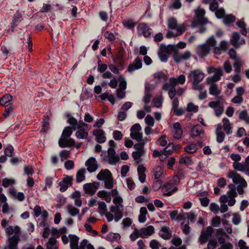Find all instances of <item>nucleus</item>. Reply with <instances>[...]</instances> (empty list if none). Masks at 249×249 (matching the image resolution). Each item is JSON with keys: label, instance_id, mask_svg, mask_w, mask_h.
Returning <instances> with one entry per match:
<instances>
[{"label": "nucleus", "instance_id": "obj_37", "mask_svg": "<svg viewBox=\"0 0 249 249\" xmlns=\"http://www.w3.org/2000/svg\"><path fill=\"white\" fill-rule=\"evenodd\" d=\"M236 25L241 29V33L243 36H246L248 31L246 28L247 25L244 21L238 20L236 22Z\"/></svg>", "mask_w": 249, "mask_h": 249}, {"label": "nucleus", "instance_id": "obj_16", "mask_svg": "<svg viewBox=\"0 0 249 249\" xmlns=\"http://www.w3.org/2000/svg\"><path fill=\"white\" fill-rule=\"evenodd\" d=\"M231 42L235 48H238L241 45L245 43V39L241 37L238 33L234 32L232 35V36L231 39Z\"/></svg>", "mask_w": 249, "mask_h": 249}, {"label": "nucleus", "instance_id": "obj_17", "mask_svg": "<svg viewBox=\"0 0 249 249\" xmlns=\"http://www.w3.org/2000/svg\"><path fill=\"white\" fill-rule=\"evenodd\" d=\"M163 168L161 166H157L153 170V175L156 180L155 184L157 186L161 187L162 181L160 178L163 174Z\"/></svg>", "mask_w": 249, "mask_h": 249}, {"label": "nucleus", "instance_id": "obj_2", "mask_svg": "<svg viewBox=\"0 0 249 249\" xmlns=\"http://www.w3.org/2000/svg\"><path fill=\"white\" fill-rule=\"evenodd\" d=\"M72 133V130H71L70 126L64 128L61 138L58 140V144L60 147L74 146L75 144L74 140L70 138Z\"/></svg>", "mask_w": 249, "mask_h": 249}, {"label": "nucleus", "instance_id": "obj_25", "mask_svg": "<svg viewBox=\"0 0 249 249\" xmlns=\"http://www.w3.org/2000/svg\"><path fill=\"white\" fill-rule=\"evenodd\" d=\"M186 78L184 74H181L179 76L175 77H171L169 79L171 85H177V84L182 85L185 83Z\"/></svg>", "mask_w": 249, "mask_h": 249}, {"label": "nucleus", "instance_id": "obj_57", "mask_svg": "<svg viewBox=\"0 0 249 249\" xmlns=\"http://www.w3.org/2000/svg\"><path fill=\"white\" fill-rule=\"evenodd\" d=\"M216 101H211L209 103L208 106L209 107L213 108L214 109L220 104V100L221 99V97H217L216 98Z\"/></svg>", "mask_w": 249, "mask_h": 249}, {"label": "nucleus", "instance_id": "obj_38", "mask_svg": "<svg viewBox=\"0 0 249 249\" xmlns=\"http://www.w3.org/2000/svg\"><path fill=\"white\" fill-rule=\"evenodd\" d=\"M211 86L209 88V93L210 94L217 96L220 93V90L218 89V87L216 84L214 83L210 84Z\"/></svg>", "mask_w": 249, "mask_h": 249}, {"label": "nucleus", "instance_id": "obj_20", "mask_svg": "<svg viewBox=\"0 0 249 249\" xmlns=\"http://www.w3.org/2000/svg\"><path fill=\"white\" fill-rule=\"evenodd\" d=\"M210 51V46L208 44H203L197 47L196 52L197 54L201 57L206 56Z\"/></svg>", "mask_w": 249, "mask_h": 249}, {"label": "nucleus", "instance_id": "obj_10", "mask_svg": "<svg viewBox=\"0 0 249 249\" xmlns=\"http://www.w3.org/2000/svg\"><path fill=\"white\" fill-rule=\"evenodd\" d=\"M142 127L139 124H135L130 128V137L138 142H140L142 138V133L141 132Z\"/></svg>", "mask_w": 249, "mask_h": 249}, {"label": "nucleus", "instance_id": "obj_51", "mask_svg": "<svg viewBox=\"0 0 249 249\" xmlns=\"http://www.w3.org/2000/svg\"><path fill=\"white\" fill-rule=\"evenodd\" d=\"M235 20V18L232 15H227L224 18L223 22L225 24H229L233 23Z\"/></svg>", "mask_w": 249, "mask_h": 249}, {"label": "nucleus", "instance_id": "obj_18", "mask_svg": "<svg viewBox=\"0 0 249 249\" xmlns=\"http://www.w3.org/2000/svg\"><path fill=\"white\" fill-rule=\"evenodd\" d=\"M190 57L191 53L189 51H186L183 53H179L177 48V52H174V60L177 63H179L182 60H188Z\"/></svg>", "mask_w": 249, "mask_h": 249}, {"label": "nucleus", "instance_id": "obj_49", "mask_svg": "<svg viewBox=\"0 0 249 249\" xmlns=\"http://www.w3.org/2000/svg\"><path fill=\"white\" fill-rule=\"evenodd\" d=\"M120 205L117 207V210L115 212L114 220L117 222H118L123 217L122 210L120 209Z\"/></svg>", "mask_w": 249, "mask_h": 249}, {"label": "nucleus", "instance_id": "obj_39", "mask_svg": "<svg viewBox=\"0 0 249 249\" xmlns=\"http://www.w3.org/2000/svg\"><path fill=\"white\" fill-rule=\"evenodd\" d=\"M171 188H161V192L162 193V195L164 196H171L178 190V188H173L172 190L170 189Z\"/></svg>", "mask_w": 249, "mask_h": 249}, {"label": "nucleus", "instance_id": "obj_34", "mask_svg": "<svg viewBox=\"0 0 249 249\" xmlns=\"http://www.w3.org/2000/svg\"><path fill=\"white\" fill-rule=\"evenodd\" d=\"M86 171L85 168H81L79 169L77 173L76 176V180L77 182H80L83 181L85 178V174Z\"/></svg>", "mask_w": 249, "mask_h": 249}, {"label": "nucleus", "instance_id": "obj_41", "mask_svg": "<svg viewBox=\"0 0 249 249\" xmlns=\"http://www.w3.org/2000/svg\"><path fill=\"white\" fill-rule=\"evenodd\" d=\"M123 24L124 25V26L127 27L129 29H133L136 25L135 22L132 19L124 20L123 21Z\"/></svg>", "mask_w": 249, "mask_h": 249}, {"label": "nucleus", "instance_id": "obj_15", "mask_svg": "<svg viewBox=\"0 0 249 249\" xmlns=\"http://www.w3.org/2000/svg\"><path fill=\"white\" fill-rule=\"evenodd\" d=\"M25 43L28 44V51L29 52L32 51V42L31 37L29 34H23L18 41V46L22 47Z\"/></svg>", "mask_w": 249, "mask_h": 249}, {"label": "nucleus", "instance_id": "obj_1", "mask_svg": "<svg viewBox=\"0 0 249 249\" xmlns=\"http://www.w3.org/2000/svg\"><path fill=\"white\" fill-rule=\"evenodd\" d=\"M204 78V73L199 69L191 71L188 75V78L192 83L193 89H199L201 87L200 82Z\"/></svg>", "mask_w": 249, "mask_h": 249}, {"label": "nucleus", "instance_id": "obj_44", "mask_svg": "<svg viewBox=\"0 0 249 249\" xmlns=\"http://www.w3.org/2000/svg\"><path fill=\"white\" fill-rule=\"evenodd\" d=\"M199 91L198 98L199 100H202L205 99L207 97V91L204 89V86L201 85V87L199 89H195Z\"/></svg>", "mask_w": 249, "mask_h": 249}, {"label": "nucleus", "instance_id": "obj_30", "mask_svg": "<svg viewBox=\"0 0 249 249\" xmlns=\"http://www.w3.org/2000/svg\"><path fill=\"white\" fill-rule=\"evenodd\" d=\"M72 177L66 176L62 180L59 182L60 187H69L72 185Z\"/></svg>", "mask_w": 249, "mask_h": 249}, {"label": "nucleus", "instance_id": "obj_33", "mask_svg": "<svg viewBox=\"0 0 249 249\" xmlns=\"http://www.w3.org/2000/svg\"><path fill=\"white\" fill-rule=\"evenodd\" d=\"M223 123L224 130L226 131L227 134H231V124L230 123L229 120L227 118H224L222 120Z\"/></svg>", "mask_w": 249, "mask_h": 249}, {"label": "nucleus", "instance_id": "obj_36", "mask_svg": "<svg viewBox=\"0 0 249 249\" xmlns=\"http://www.w3.org/2000/svg\"><path fill=\"white\" fill-rule=\"evenodd\" d=\"M56 243V239L53 237L49 238L48 241L46 244V249H58V248L55 246Z\"/></svg>", "mask_w": 249, "mask_h": 249}, {"label": "nucleus", "instance_id": "obj_56", "mask_svg": "<svg viewBox=\"0 0 249 249\" xmlns=\"http://www.w3.org/2000/svg\"><path fill=\"white\" fill-rule=\"evenodd\" d=\"M45 119H44L43 124L42 125V131H46L49 128V117L48 116H44Z\"/></svg>", "mask_w": 249, "mask_h": 249}, {"label": "nucleus", "instance_id": "obj_3", "mask_svg": "<svg viewBox=\"0 0 249 249\" xmlns=\"http://www.w3.org/2000/svg\"><path fill=\"white\" fill-rule=\"evenodd\" d=\"M103 163L115 165L120 160V157L113 147H109L107 150L103 151L101 154Z\"/></svg>", "mask_w": 249, "mask_h": 249}, {"label": "nucleus", "instance_id": "obj_52", "mask_svg": "<svg viewBox=\"0 0 249 249\" xmlns=\"http://www.w3.org/2000/svg\"><path fill=\"white\" fill-rule=\"evenodd\" d=\"M179 163L180 164H184L186 165H190L192 164V161L189 157H184L179 160Z\"/></svg>", "mask_w": 249, "mask_h": 249}, {"label": "nucleus", "instance_id": "obj_40", "mask_svg": "<svg viewBox=\"0 0 249 249\" xmlns=\"http://www.w3.org/2000/svg\"><path fill=\"white\" fill-rule=\"evenodd\" d=\"M176 86V85H171L170 82L169 81V83H166L163 85L162 89L165 91L177 93Z\"/></svg>", "mask_w": 249, "mask_h": 249}, {"label": "nucleus", "instance_id": "obj_63", "mask_svg": "<svg viewBox=\"0 0 249 249\" xmlns=\"http://www.w3.org/2000/svg\"><path fill=\"white\" fill-rule=\"evenodd\" d=\"M216 17L218 18H224L225 17V11L222 8H219L215 12Z\"/></svg>", "mask_w": 249, "mask_h": 249}, {"label": "nucleus", "instance_id": "obj_59", "mask_svg": "<svg viewBox=\"0 0 249 249\" xmlns=\"http://www.w3.org/2000/svg\"><path fill=\"white\" fill-rule=\"evenodd\" d=\"M187 110L188 112H196L198 110V107L194 104L190 103L188 104Z\"/></svg>", "mask_w": 249, "mask_h": 249}, {"label": "nucleus", "instance_id": "obj_27", "mask_svg": "<svg viewBox=\"0 0 249 249\" xmlns=\"http://www.w3.org/2000/svg\"><path fill=\"white\" fill-rule=\"evenodd\" d=\"M12 99L13 97L11 95L6 94L0 98V105L7 107L11 104Z\"/></svg>", "mask_w": 249, "mask_h": 249}, {"label": "nucleus", "instance_id": "obj_60", "mask_svg": "<svg viewBox=\"0 0 249 249\" xmlns=\"http://www.w3.org/2000/svg\"><path fill=\"white\" fill-rule=\"evenodd\" d=\"M149 246L152 249H159L161 247V245L155 239L150 241Z\"/></svg>", "mask_w": 249, "mask_h": 249}, {"label": "nucleus", "instance_id": "obj_29", "mask_svg": "<svg viewBox=\"0 0 249 249\" xmlns=\"http://www.w3.org/2000/svg\"><path fill=\"white\" fill-rule=\"evenodd\" d=\"M159 234L164 240H168L172 236V234L169 231V228L167 227H162L159 232Z\"/></svg>", "mask_w": 249, "mask_h": 249}, {"label": "nucleus", "instance_id": "obj_64", "mask_svg": "<svg viewBox=\"0 0 249 249\" xmlns=\"http://www.w3.org/2000/svg\"><path fill=\"white\" fill-rule=\"evenodd\" d=\"M217 246V241L215 239L210 240L207 246L211 249H214Z\"/></svg>", "mask_w": 249, "mask_h": 249}, {"label": "nucleus", "instance_id": "obj_62", "mask_svg": "<svg viewBox=\"0 0 249 249\" xmlns=\"http://www.w3.org/2000/svg\"><path fill=\"white\" fill-rule=\"evenodd\" d=\"M3 115L5 117H7L10 115H12L13 117L14 116V108L11 107L6 108Z\"/></svg>", "mask_w": 249, "mask_h": 249}, {"label": "nucleus", "instance_id": "obj_12", "mask_svg": "<svg viewBox=\"0 0 249 249\" xmlns=\"http://www.w3.org/2000/svg\"><path fill=\"white\" fill-rule=\"evenodd\" d=\"M213 232V229L211 226H209L206 230H202L201 234L199 237V242L202 245L206 243L210 237L212 236Z\"/></svg>", "mask_w": 249, "mask_h": 249}, {"label": "nucleus", "instance_id": "obj_21", "mask_svg": "<svg viewBox=\"0 0 249 249\" xmlns=\"http://www.w3.org/2000/svg\"><path fill=\"white\" fill-rule=\"evenodd\" d=\"M154 228L153 226H149L146 228H142L139 230L140 237L147 238L151 235L154 232Z\"/></svg>", "mask_w": 249, "mask_h": 249}, {"label": "nucleus", "instance_id": "obj_45", "mask_svg": "<svg viewBox=\"0 0 249 249\" xmlns=\"http://www.w3.org/2000/svg\"><path fill=\"white\" fill-rule=\"evenodd\" d=\"M184 150L188 153H194L197 151L196 144L194 143L189 144L184 148Z\"/></svg>", "mask_w": 249, "mask_h": 249}, {"label": "nucleus", "instance_id": "obj_24", "mask_svg": "<svg viewBox=\"0 0 249 249\" xmlns=\"http://www.w3.org/2000/svg\"><path fill=\"white\" fill-rule=\"evenodd\" d=\"M204 131L202 127L199 125L197 124L195 125L191 130V137H201V135H203Z\"/></svg>", "mask_w": 249, "mask_h": 249}, {"label": "nucleus", "instance_id": "obj_31", "mask_svg": "<svg viewBox=\"0 0 249 249\" xmlns=\"http://www.w3.org/2000/svg\"><path fill=\"white\" fill-rule=\"evenodd\" d=\"M180 181L179 177L177 175L174 176L172 178L165 184L162 187H172L178 185Z\"/></svg>", "mask_w": 249, "mask_h": 249}, {"label": "nucleus", "instance_id": "obj_19", "mask_svg": "<svg viewBox=\"0 0 249 249\" xmlns=\"http://www.w3.org/2000/svg\"><path fill=\"white\" fill-rule=\"evenodd\" d=\"M85 165L87 167V170L90 173L95 172L98 168V165L95 158L91 157L86 162Z\"/></svg>", "mask_w": 249, "mask_h": 249}, {"label": "nucleus", "instance_id": "obj_13", "mask_svg": "<svg viewBox=\"0 0 249 249\" xmlns=\"http://www.w3.org/2000/svg\"><path fill=\"white\" fill-rule=\"evenodd\" d=\"M212 69L213 71L212 72L214 73V75L207 79V82L208 84L217 81L220 79L221 76L223 75V71L221 68L215 69L212 67Z\"/></svg>", "mask_w": 249, "mask_h": 249}, {"label": "nucleus", "instance_id": "obj_4", "mask_svg": "<svg viewBox=\"0 0 249 249\" xmlns=\"http://www.w3.org/2000/svg\"><path fill=\"white\" fill-rule=\"evenodd\" d=\"M7 239L1 249H16V227L9 226L6 229Z\"/></svg>", "mask_w": 249, "mask_h": 249}, {"label": "nucleus", "instance_id": "obj_53", "mask_svg": "<svg viewBox=\"0 0 249 249\" xmlns=\"http://www.w3.org/2000/svg\"><path fill=\"white\" fill-rule=\"evenodd\" d=\"M242 65V62L240 60L238 59L235 61L233 64V68L235 71L237 73H239L241 72V67Z\"/></svg>", "mask_w": 249, "mask_h": 249}, {"label": "nucleus", "instance_id": "obj_35", "mask_svg": "<svg viewBox=\"0 0 249 249\" xmlns=\"http://www.w3.org/2000/svg\"><path fill=\"white\" fill-rule=\"evenodd\" d=\"M233 167L235 170L246 172L248 169V166L245 165L244 163H240L239 162H234L233 163Z\"/></svg>", "mask_w": 249, "mask_h": 249}, {"label": "nucleus", "instance_id": "obj_22", "mask_svg": "<svg viewBox=\"0 0 249 249\" xmlns=\"http://www.w3.org/2000/svg\"><path fill=\"white\" fill-rule=\"evenodd\" d=\"M93 134L96 137V140L98 143H102L106 142V137L103 130L95 129L93 131Z\"/></svg>", "mask_w": 249, "mask_h": 249}, {"label": "nucleus", "instance_id": "obj_9", "mask_svg": "<svg viewBox=\"0 0 249 249\" xmlns=\"http://www.w3.org/2000/svg\"><path fill=\"white\" fill-rule=\"evenodd\" d=\"M228 177L232 178L234 183L237 185V187H246L247 183L246 181L238 174L233 172H230Z\"/></svg>", "mask_w": 249, "mask_h": 249}, {"label": "nucleus", "instance_id": "obj_43", "mask_svg": "<svg viewBox=\"0 0 249 249\" xmlns=\"http://www.w3.org/2000/svg\"><path fill=\"white\" fill-rule=\"evenodd\" d=\"M98 204V209L101 214L103 215L107 212V205L104 201H99Z\"/></svg>", "mask_w": 249, "mask_h": 249}, {"label": "nucleus", "instance_id": "obj_32", "mask_svg": "<svg viewBox=\"0 0 249 249\" xmlns=\"http://www.w3.org/2000/svg\"><path fill=\"white\" fill-rule=\"evenodd\" d=\"M75 133L77 138L79 139H86L88 136V132L86 131L84 128H80Z\"/></svg>", "mask_w": 249, "mask_h": 249}, {"label": "nucleus", "instance_id": "obj_7", "mask_svg": "<svg viewBox=\"0 0 249 249\" xmlns=\"http://www.w3.org/2000/svg\"><path fill=\"white\" fill-rule=\"evenodd\" d=\"M237 196V192L235 188H230V190L227 192V195H224L220 196V201L222 203H226L228 202V204L230 206H233L235 203V197Z\"/></svg>", "mask_w": 249, "mask_h": 249}, {"label": "nucleus", "instance_id": "obj_26", "mask_svg": "<svg viewBox=\"0 0 249 249\" xmlns=\"http://www.w3.org/2000/svg\"><path fill=\"white\" fill-rule=\"evenodd\" d=\"M228 46V42L223 40L220 42L219 47H214L213 53L219 55L222 52H225L227 50Z\"/></svg>", "mask_w": 249, "mask_h": 249}, {"label": "nucleus", "instance_id": "obj_61", "mask_svg": "<svg viewBox=\"0 0 249 249\" xmlns=\"http://www.w3.org/2000/svg\"><path fill=\"white\" fill-rule=\"evenodd\" d=\"M134 148L136 150V152H141L142 153H144V148L142 144L140 143H137L134 145Z\"/></svg>", "mask_w": 249, "mask_h": 249}, {"label": "nucleus", "instance_id": "obj_58", "mask_svg": "<svg viewBox=\"0 0 249 249\" xmlns=\"http://www.w3.org/2000/svg\"><path fill=\"white\" fill-rule=\"evenodd\" d=\"M183 224H184V223L182 222L181 223V226H182L181 229L182 230V231L185 234L188 235L190 233V232L191 231V228L189 226V224H188V222H187V223L184 225H183Z\"/></svg>", "mask_w": 249, "mask_h": 249}, {"label": "nucleus", "instance_id": "obj_14", "mask_svg": "<svg viewBox=\"0 0 249 249\" xmlns=\"http://www.w3.org/2000/svg\"><path fill=\"white\" fill-rule=\"evenodd\" d=\"M138 33L140 35H143L146 37L150 36L152 29L145 23H140L137 26Z\"/></svg>", "mask_w": 249, "mask_h": 249}, {"label": "nucleus", "instance_id": "obj_6", "mask_svg": "<svg viewBox=\"0 0 249 249\" xmlns=\"http://www.w3.org/2000/svg\"><path fill=\"white\" fill-rule=\"evenodd\" d=\"M96 177L98 180L104 181L105 187L113 186V178L108 169H102Z\"/></svg>", "mask_w": 249, "mask_h": 249}, {"label": "nucleus", "instance_id": "obj_50", "mask_svg": "<svg viewBox=\"0 0 249 249\" xmlns=\"http://www.w3.org/2000/svg\"><path fill=\"white\" fill-rule=\"evenodd\" d=\"M139 230L135 228L133 232L130 235V238L132 242L135 241L138 237H140Z\"/></svg>", "mask_w": 249, "mask_h": 249}, {"label": "nucleus", "instance_id": "obj_42", "mask_svg": "<svg viewBox=\"0 0 249 249\" xmlns=\"http://www.w3.org/2000/svg\"><path fill=\"white\" fill-rule=\"evenodd\" d=\"M186 214V218H187L188 224H189V222L192 223H194L196 221V215L193 211H191L190 213H185Z\"/></svg>", "mask_w": 249, "mask_h": 249}, {"label": "nucleus", "instance_id": "obj_55", "mask_svg": "<svg viewBox=\"0 0 249 249\" xmlns=\"http://www.w3.org/2000/svg\"><path fill=\"white\" fill-rule=\"evenodd\" d=\"M119 80L120 81V82L119 84V88L118 89L124 90L126 88V82L124 78L122 76H120Z\"/></svg>", "mask_w": 249, "mask_h": 249}, {"label": "nucleus", "instance_id": "obj_23", "mask_svg": "<svg viewBox=\"0 0 249 249\" xmlns=\"http://www.w3.org/2000/svg\"><path fill=\"white\" fill-rule=\"evenodd\" d=\"M142 67V60L138 57H137L133 62L130 64L127 67V71L131 72L133 71L140 69Z\"/></svg>", "mask_w": 249, "mask_h": 249}, {"label": "nucleus", "instance_id": "obj_54", "mask_svg": "<svg viewBox=\"0 0 249 249\" xmlns=\"http://www.w3.org/2000/svg\"><path fill=\"white\" fill-rule=\"evenodd\" d=\"M14 149L12 145H8L4 150V155L6 157H12Z\"/></svg>", "mask_w": 249, "mask_h": 249}, {"label": "nucleus", "instance_id": "obj_8", "mask_svg": "<svg viewBox=\"0 0 249 249\" xmlns=\"http://www.w3.org/2000/svg\"><path fill=\"white\" fill-rule=\"evenodd\" d=\"M205 11L198 7L196 10V17L192 22V27H196L197 25H203L208 23V19L205 17Z\"/></svg>", "mask_w": 249, "mask_h": 249}, {"label": "nucleus", "instance_id": "obj_11", "mask_svg": "<svg viewBox=\"0 0 249 249\" xmlns=\"http://www.w3.org/2000/svg\"><path fill=\"white\" fill-rule=\"evenodd\" d=\"M168 25L170 29L175 30L177 32V35H181L185 30V26L183 24H178L177 20L174 18L169 20Z\"/></svg>", "mask_w": 249, "mask_h": 249}, {"label": "nucleus", "instance_id": "obj_46", "mask_svg": "<svg viewBox=\"0 0 249 249\" xmlns=\"http://www.w3.org/2000/svg\"><path fill=\"white\" fill-rule=\"evenodd\" d=\"M68 211L71 216H75L79 213V210L78 209L71 205L68 206Z\"/></svg>", "mask_w": 249, "mask_h": 249}, {"label": "nucleus", "instance_id": "obj_48", "mask_svg": "<svg viewBox=\"0 0 249 249\" xmlns=\"http://www.w3.org/2000/svg\"><path fill=\"white\" fill-rule=\"evenodd\" d=\"M59 157L61 160L63 161L64 160L70 158V152L66 150H63L59 153Z\"/></svg>", "mask_w": 249, "mask_h": 249}, {"label": "nucleus", "instance_id": "obj_28", "mask_svg": "<svg viewBox=\"0 0 249 249\" xmlns=\"http://www.w3.org/2000/svg\"><path fill=\"white\" fill-rule=\"evenodd\" d=\"M70 242L71 249H77L79 242V237L74 234H70Z\"/></svg>", "mask_w": 249, "mask_h": 249}, {"label": "nucleus", "instance_id": "obj_5", "mask_svg": "<svg viewBox=\"0 0 249 249\" xmlns=\"http://www.w3.org/2000/svg\"><path fill=\"white\" fill-rule=\"evenodd\" d=\"M177 52V48L175 45H168L166 46L161 44L158 53L160 60L162 62H166L169 57L170 53Z\"/></svg>", "mask_w": 249, "mask_h": 249}, {"label": "nucleus", "instance_id": "obj_47", "mask_svg": "<svg viewBox=\"0 0 249 249\" xmlns=\"http://www.w3.org/2000/svg\"><path fill=\"white\" fill-rule=\"evenodd\" d=\"M15 183L14 179L4 178L2 180V185L3 187H8L13 185Z\"/></svg>", "mask_w": 249, "mask_h": 249}]
</instances>
